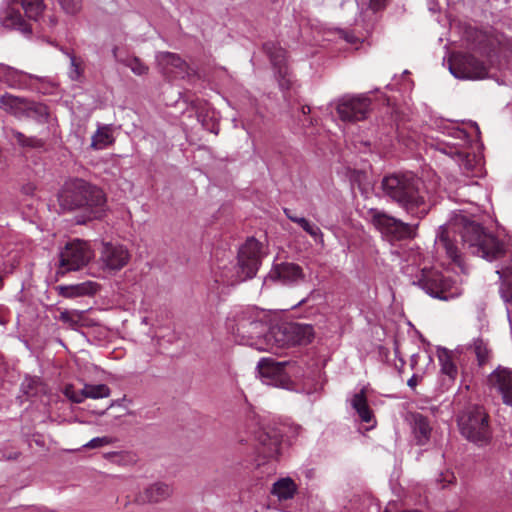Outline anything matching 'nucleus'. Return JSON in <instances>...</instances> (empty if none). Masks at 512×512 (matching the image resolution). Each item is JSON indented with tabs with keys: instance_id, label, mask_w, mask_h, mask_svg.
Returning <instances> with one entry per match:
<instances>
[{
	"instance_id": "nucleus-1",
	"label": "nucleus",
	"mask_w": 512,
	"mask_h": 512,
	"mask_svg": "<svg viewBox=\"0 0 512 512\" xmlns=\"http://www.w3.org/2000/svg\"><path fill=\"white\" fill-rule=\"evenodd\" d=\"M462 247L471 254L479 256L487 261L498 260L508 257L509 261L496 271L502 283L500 293L502 299L512 303V253L509 252L504 243L476 222H466L461 231Z\"/></svg>"
},
{
	"instance_id": "nucleus-2",
	"label": "nucleus",
	"mask_w": 512,
	"mask_h": 512,
	"mask_svg": "<svg viewBox=\"0 0 512 512\" xmlns=\"http://www.w3.org/2000/svg\"><path fill=\"white\" fill-rule=\"evenodd\" d=\"M381 189L386 197L414 218L422 219L430 211L431 204L424 182L411 172L385 176Z\"/></svg>"
},
{
	"instance_id": "nucleus-3",
	"label": "nucleus",
	"mask_w": 512,
	"mask_h": 512,
	"mask_svg": "<svg viewBox=\"0 0 512 512\" xmlns=\"http://www.w3.org/2000/svg\"><path fill=\"white\" fill-rule=\"evenodd\" d=\"M63 210L83 209L88 220L101 218L105 211L106 198L103 191L83 179L65 183L58 195Z\"/></svg>"
},
{
	"instance_id": "nucleus-4",
	"label": "nucleus",
	"mask_w": 512,
	"mask_h": 512,
	"mask_svg": "<svg viewBox=\"0 0 512 512\" xmlns=\"http://www.w3.org/2000/svg\"><path fill=\"white\" fill-rule=\"evenodd\" d=\"M314 338V329L310 324L296 322H282L272 326L265 334V346L258 350H268L277 353L278 349H284L296 345H307Z\"/></svg>"
},
{
	"instance_id": "nucleus-5",
	"label": "nucleus",
	"mask_w": 512,
	"mask_h": 512,
	"mask_svg": "<svg viewBox=\"0 0 512 512\" xmlns=\"http://www.w3.org/2000/svg\"><path fill=\"white\" fill-rule=\"evenodd\" d=\"M267 316L257 308L248 307L240 310L233 319L234 324L230 326L232 332L243 344L254 346L256 349L262 347L261 337L265 338L267 333Z\"/></svg>"
},
{
	"instance_id": "nucleus-6",
	"label": "nucleus",
	"mask_w": 512,
	"mask_h": 512,
	"mask_svg": "<svg viewBox=\"0 0 512 512\" xmlns=\"http://www.w3.org/2000/svg\"><path fill=\"white\" fill-rule=\"evenodd\" d=\"M458 426L460 433L468 441L479 446L489 443L492 437V431L489 425V415L485 409L478 405L467 407L458 416Z\"/></svg>"
},
{
	"instance_id": "nucleus-7",
	"label": "nucleus",
	"mask_w": 512,
	"mask_h": 512,
	"mask_svg": "<svg viewBox=\"0 0 512 512\" xmlns=\"http://www.w3.org/2000/svg\"><path fill=\"white\" fill-rule=\"evenodd\" d=\"M262 257V244L255 238L247 239L239 249L235 274L227 279V283L234 285L253 278L259 269Z\"/></svg>"
},
{
	"instance_id": "nucleus-8",
	"label": "nucleus",
	"mask_w": 512,
	"mask_h": 512,
	"mask_svg": "<svg viewBox=\"0 0 512 512\" xmlns=\"http://www.w3.org/2000/svg\"><path fill=\"white\" fill-rule=\"evenodd\" d=\"M368 213L372 224L392 241L413 239L417 235L418 224L405 223L376 208L370 209Z\"/></svg>"
},
{
	"instance_id": "nucleus-9",
	"label": "nucleus",
	"mask_w": 512,
	"mask_h": 512,
	"mask_svg": "<svg viewBox=\"0 0 512 512\" xmlns=\"http://www.w3.org/2000/svg\"><path fill=\"white\" fill-rule=\"evenodd\" d=\"M413 284L420 287L431 297L440 300H448L457 295V288L454 287L453 281L435 269L423 268L415 276Z\"/></svg>"
},
{
	"instance_id": "nucleus-10",
	"label": "nucleus",
	"mask_w": 512,
	"mask_h": 512,
	"mask_svg": "<svg viewBox=\"0 0 512 512\" xmlns=\"http://www.w3.org/2000/svg\"><path fill=\"white\" fill-rule=\"evenodd\" d=\"M93 253L87 242L75 239L66 244L60 252V267L67 271H76L84 267L92 259Z\"/></svg>"
},
{
	"instance_id": "nucleus-11",
	"label": "nucleus",
	"mask_w": 512,
	"mask_h": 512,
	"mask_svg": "<svg viewBox=\"0 0 512 512\" xmlns=\"http://www.w3.org/2000/svg\"><path fill=\"white\" fill-rule=\"evenodd\" d=\"M450 72L460 79H483L488 74L484 62L471 54L458 53L453 55L449 64Z\"/></svg>"
},
{
	"instance_id": "nucleus-12",
	"label": "nucleus",
	"mask_w": 512,
	"mask_h": 512,
	"mask_svg": "<svg viewBox=\"0 0 512 512\" xmlns=\"http://www.w3.org/2000/svg\"><path fill=\"white\" fill-rule=\"evenodd\" d=\"M336 110L342 121H362L367 118L371 110V100L364 94L344 96L339 99Z\"/></svg>"
},
{
	"instance_id": "nucleus-13",
	"label": "nucleus",
	"mask_w": 512,
	"mask_h": 512,
	"mask_svg": "<svg viewBox=\"0 0 512 512\" xmlns=\"http://www.w3.org/2000/svg\"><path fill=\"white\" fill-rule=\"evenodd\" d=\"M286 364L287 362H276L271 358H262L257 364V369L263 383L289 389L291 380L284 370Z\"/></svg>"
},
{
	"instance_id": "nucleus-14",
	"label": "nucleus",
	"mask_w": 512,
	"mask_h": 512,
	"mask_svg": "<svg viewBox=\"0 0 512 512\" xmlns=\"http://www.w3.org/2000/svg\"><path fill=\"white\" fill-rule=\"evenodd\" d=\"M155 60L158 70L165 77L184 78L189 75V65L176 53L160 51L156 53Z\"/></svg>"
},
{
	"instance_id": "nucleus-15",
	"label": "nucleus",
	"mask_w": 512,
	"mask_h": 512,
	"mask_svg": "<svg viewBox=\"0 0 512 512\" xmlns=\"http://www.w3.org/2000/svg\"><path fill=\"white\" fill-rule=\"evenodd\" d=\"M129 260L130 253L125 246L110 242L102 243L99 261L104 269L118 271L126 266Z\"/></svg>"
},
{
	"instance_id": "nucleus-16",
	"label": "nucleus",
	"mask_w": 512,
	"mask_h": 512,
	"mask_svg": "<svg viewBox=\"0 0 512 512\" xmlns=\"http://www.w3.org/2000/svg\"><path fill=\"white\" fill-rule=\"evenodd\" d=\"M488 384L495 389L504 404L512 407V369L498 366L489 376Z\"/></svg>"
},
{
	"instance_id": "nucleus-17",
	"label": "nucleus",
	"mask_w": 512,
	"mask_h": 512,
	"mask_svg": "<svg viewBox=\"0 0 512 512\" xmlns=\"http://www.w3.org/2000/svg\"><path fill=\"white\" fill-rule=\"evenodd\" d=\"M304 277L301 266L291 262H283L273 266L267 276V280L280 282L284 285H292L303 280Z\"/></svg>"
},
{
	"instance_id": "nucleus-18",
	"label": "nucleus",
	"mask_w": 512,
	"mask_h": 512,
	"mask_svg": "<svg viewBox=\"0 0 512 512\" xmlns=\"http://www.w3.org/2000/svg\"><path fill=\"white\" fill-rule=\"evenodd\" d=\"M173 487L165 482H155L148 485L136 496L140 504H156L169 499L173 495Z\"/></svg>"
},
{
	"instance_id": "nucleus-19",
	"label": "nucleus",
	"mask_w": 512,
	"mask_h": 512,
	"mask_svg": "<svg viewBox=\"0 0 512 512\" xmlns=\"http://www.w3.org/2000/svg\"><path fill=\"white\" fill-rule=\"evenodd\" d=\"M434 248L438 255H445L454 263L461 264L460 249L447 229L440 227V231L435 239Z\"/></svg>"
},
{
	"instance_id": "nucleus-20",
	"label": "nucleus",
	"mask_w": 512,
	"mask_h": 512,
	"mask_svg": "<svg viewBox=\"0 0 512 512\" xmlns=\"http://www.w3.org/2000/svg\"><path fill=\"white\" fill-rule=\"evenodd\" d=\"M258 452L264 458H276L280 453L281 434L275 430H262L257 435Z\"/></svg>"
},
{
	"instance_id": "nucleus-21",
	"label": "nucleus",
	"mask_w": 512,
	"mask_h": 512,
	"mask_svg": "<svg viewBox=\"0 0 512 512\" xmlns=\"http://www.w3.org/2000/svg\"><path fill=\"white\" fill-rule=\"evenodd\" d=\"M32 78L39 79L24 71L0 63V81L10 88H23L27 85V80Z\"/></svg>"
},
{
	"instance_id": "nucleus-22",
	"label": "nucleus",
	"mask_w": 512,
	"mask_h": 512,
	"mask_svg": "<svg viewBox=\"0 0 512 512\" xmlns=\"http://www.w3.org/2000/svg\"><path fill=\"white\" fill-rule=\"evenodd\" d=\"M7 136L22 149L36 151L47 150L46 141L44 139L36 136H26L24 133L14 128H9L7 130Z\"/></svg>"
},
{
	"instance_id": "nucleus-23",
	"label": "nucleus",
	"mask_w": 512,
	"mask_h": 512,
	"mask_svg": "<svg viewBox=\"0 0 512 512\" xmlns=\"http://www.w3.org/2000/svg\"><path fill=\"white\" fill-rule=\"evenodd\" d=\"M411 425L416 444L420 446L427 444L432 432V428L427 417L420 413H412Z\"/></svg>"
},
{
	"instance_id": "nucleus-24",
	"label": "nucleus",
	"mask_w": 512,
	"mask_h": 512,
	"mask_svg": "<svg viewBox=\"0 0 512 512\" xmlns=\"http://www.w3.org/2000/svg\"><path fill=\"white\" fill-rule=\"evenodd\" d=\"M98 285L95 282L87 281L75 285L58 286L56 289L65 298L90 296L96 293Z\"/></svg>"
},
{
	"instance_id": "nucleus-25",
	"label": "nucleus",
	"mask_w": 512,
	"mask_h": 512,
	"mask_svg": "<svg viewBox=\"0 0 512 512\" xmlns=\"http://www.w3.org/2000/svg\"><path fill=\"white\" fill-rule=\"evenodd\" d=\"M27 100V98L6 93L0 97V109L17 118H23Z\"/></svg>"
},
{
	"instance_id": "nucleus-26",
	"label": "nucleus",
	"mask_w": 512,
	"mask_h": 512,
	"mask_svg": "<svg viewBox=\"0 0 512 512\" xmlns=\"http://www.w3.org/2000/svg\"><path fill=\"white\" fill-rule=\"evenodd\" d=\"M351 406L356 411L360 420L365 423H371L374 420V414L368 405L365 389L362 388L358 393H355L351 399Z\"/></svg>"
},
{
	"instance_id": "nucleus-27",
	"label": "nucleus",
	"mask_w": 512,
	"mask_h": 512,
	"mask_svg": "<svg viewBox=\"0 0 512 512\" xmlns=\"http://www.w3.org/2000/svg\"><path fill=\"white\" fill-rule=\"evenodd\" d=\"M263 50L269 57L275 70L286 67V51L277 43L268 41L263 44Z\"/></svg>"
},
{
	"instance_id": "nucleus-28",
	"label": "nucleus",
	"mask_w": 512,
	"mask_h": 512,
	"mask_svg": "<svg viewBox=\"0 0 512 512\" xmlns=\"http://www.w3.org/2000/svg\"><path fill=\"white\" fill-rule=\"evenodd\" d=\"M2 25L6 28L19 30L26 35L32 32L30 25L25 21L21 13L13 9L7 11L5 17L2 19Z\"/></svg>"
},
{
	"instance_id": "nucleus-29",
	"label": "nucleus",
	"mask_w": 512,
	"mask_h": 512,
	"mask_svg": "<svg viewBox=\"0 0 512 512\" xmlns=\"http://www.w3.org/2000/svg\"><path fill=\"white\" fill-rule=\"evenodd\" d=\"M23 118L33 119L38 123H47L49 120L48 107L42 103L27 100Z\"/></svg>"
},
{
	"instance_id": "nucleus-30",
	"label": "nucleus",
	"mask_w": 512,
	"mask_h": 512,
	"mask_svg": "<svg viewBox=\"0 0 512 512\" xmlns=\"http://www.w3.org/2000/svg\"><path fill=\"white\" fill-rule=\"evenodd\" d=\"M466 350L475 354L479 366L485 365L491 357L488 343L482 337L474 338L473 342L467 345Z\"/></svg>"
},
{
	"instance_id": "nucleus-31",
	"label": "nucleus",
	"mask_w": 512,
	"mask_h": 512,
	"mask_svg": "<svg viewBox=\"0 0 512 512\" xmlns=\"http://www.w3.org/2000/svg\"><path fill=\"white\" fill-rule=\"evenodd\" d=\"M296 490V484L292 479L282 478L273 484L271 493L282 501L292 499Z\"/></svg>"
},
{
	"instance_id": "nucleus-32",
	"label": "nucleus",
	"mask_w": 512,
	"mask_h": 512,
	"mask_svg": "<svg viewBox=\"0 0 512 512\" xmlns=\"http://www.w3.org/2000/svg\"><path fill=\"white\" fill-rule=\"evenodd\" d=\"M113 141L110 127L107 125L101 126L91 138V147L95 150H100L110 145Z\"/></svg>"
},
{
	"instance_id": "nucleus-33",
	"label": "nucleus",
	"mask_w": 512,
	"mask_h": 512,
	"mask_svg": "<svg viewBox=\"0 0 512 512\" xmlns=\"http://www.w3.org/2000/svg\"><path fill=\"white\" fill-rule=\"evenodd\" d=\"M117 47L113 49V56L114 58L124 64L125 66L129 67L131 71L136 75H145L148 73V67L138 58L135 56H128L125 59H120L117 56Z\"/></svg>"
},
{
	"instance_id": "nucleus-34",
	"label": "nucleus",
	"mask_w": 512,
	"mask_h": 512,
	"mask_svg": "<svg viewBox=\"0 0 512 512\" xmlns=\"http://www.w3.org/2000/svg\"><path fill=\"white\" fill-rule=\"evenodd\" d=\"M84 400L86 398L100 399L110 396V388L106 384H85L83 387Z\"/></svg>"
},
{
	"instance_id": "nucleus-35",
	"label": "nucleus",
	"mask_w": 512,
	"mask_h": 512,
	"mask_svg": "<svg viewBox=\"0 0 512 512\" xmlns=\"http://www.w3.org/2000/svg\"><path fill=\"white\" fill-rule=\"evenodd\" d=\"M28 18L36 20L44 10L42 0H17Z\"/></svg>"
},
{
	"instance_id": "nucleus-36",
	"label": "nucleus",
	"mask_w": 512,
	"mask_h": 512,
	"mask_svg": "<svg viewBox=\"0 0 512 512\" xmlns=\"http://www.w3.org/2000/svg\"><path fill=\"white\" fill-rule=\"evenodd\" d=\"M83 311L78 310H62L57 319L67 324L70 328L75 329L81 322Z\"/></svg>"
},
{
	"instance_id": "nucleus-37",
	"label": "nucleus",
	"mask_w": 512,
	"mask_h": 512,
	"mask_svg": "<svg viewBox=\"0 0 512 512\" xmlns=\"http://www.w3.org/2000/svg\"><path fill=\"white\" fill-rule=\"evenodd\" d=\"M66 55L70 58L69 78L72 81H81L84 73L83 61L69 52Z\"/></svg>"
},
{
	"instance_id": "nucleus-38",
	"label": "nucleus",
	"mask_w": 512,
	"mask_h": 512,
	"mask_svg": "<svg viewBox=\"0 0 512 512\" xmlns=\"http://www.w3.org/2000/svg\"><path fill=\"white\" fill-rule=\"evenodd\" d=\"M294 223L298 224L306 233H308L315 240L319 239L323 242V233L316 225L311 224L306 218L302 217L294 219Z\"/></svg>"
},
{
	"instance_id": "nucleus-39",
	"label": "nucleus",
	"mask_w": 512,
	"mask_h": 512,
	"mask_svg": "<svg viewBox=\"0 0 512 512\" xmlns=\"http://www.w3.org/2000/svg\"><path fill=\"white\" fill-rule=\"evenodd\" d=\"M275 75L279 84V87L282 90H290L293 85V80L290 75L288 67H282L280 69L275 70Z\"/></svg>"
},
{
	"instance_id": "nucleus-40",
	"label": "nucleus",
	"mask_w": 512,
	"mask_h": 512,
	"mask_svg": "<svg viewBox=\"0 0 512 512\" xmlns=\"http://www.w3.org/2000/svg\"><path fill=\"white\" fill-rule=\"evenodd\" d=\"M441 363V373L448 376L450 380H454L457 376V367L447 355L439 357Z\"/></svg>"
},
{
	"instance_id": "nucleus-41",
	"label": "nucleus",
	"mask_w": 512,
	"mask_h": 512,
	"mask_svg": "<svg viewBox=\"0 0 512 512\" xmlns=\"http://www.w3.org/2000/svg\"><path fill=\"white\" fill-rule=\"evenodd\" d=\"M65 13L76 15L82 9V0H56Z\"/></svg>"
},
{
	"instance_id": "nucleus-42",
	"label": "nucleus",
	"mask_w": 512,
	"mask_h": 512,
	"mask_svg": "<svg viewBox=\"0 0 512 512\" xmlns=\"http://www.w3.org/2000/svg\"><path fill=\"white\" fill-rule=\"evenodd\" d=\"M64 395L74 403H82L84 401L83 388L76 390L72 384L65 386L63 390Z\"/></svg>"
},
{
	"instance_id": "nucleus-43",
	"label": "nucleus",
	"mask_w": 512,
	"mask_h": 512,
	"mask_svg": "<svg viewBox=\"0 0 512 512\" xmlns=\"http://www.w3.org/2000/svg\"><path fill=\"white\" fill-rule=\"evenodd\" d=\"M358 6L363 9H371L373 12L383 9L388 0H356Z\"/></svg>"
},
{
	"instance_id": "nucleus-44",
	"label": "nucleus",
	"mask_w": 512,
	"mask_h": 512,
	"mask_svg": "<svg viewBox=\"0 0 512 512\" xmlns=\"http://www.w3.org/2000/svg\"><path fill=\"white\" fill-rule=\"evenodd\" d=\"M113 442L114 439L108 436L96 437L90 440L88 443H86L83 447L88 449H94L112 444Z\"/></svg>"
},
{
	"instance_id": "nucleus-45",
	"label": "nucleus",
	"mask_w": 512,
	"mask_h": 512,
	"mask_svg": "<svg viewBox=\"0 0 512 512\" xmlns=\"http://www.w3.org/2000/svg\"><path fill=\"white\" fill-rule=\"evenodd\" d=\"M9 311L6 307L0 305V325L5 326L9 321Z\"/></svg>"
},
{
	"instance_id": "nucleus-46",
	"label": "nucleus",
	"mask_w": 512,
	"mask_h": 512,
	"mask_svg": "<svg viewBox=\"0 0 512 512\" xmlns=\"http://www.w3.org/2000/svg\"><path fill=\"white\" fill-rule=\"evenodd\" d=\"M19 456V453L18 452H10L9 454H6L5 452L3 451H0V461L2 460H12V459H17Z\"/></svg>"
},
{
	"instance_id": "nucleus-47",
	"label": "nucleus",
	"mask_w": 512,
	"mask_h": 512,
	"mask_svg": "<svg viewBox=\"0 0 512 512\" xmlns=\"http://www.w3.org/2000/svg\"><path fill=\"white\" fill-rule=\"evenodd\" d=\"M36 187L33 183H27L22 187V192L26 195H33Z\"/></svg>"
},
{
	"instance_id": "nucleus-48",
	"label": "nucleus",
	"mask_w": 512,
	"mask_h": 512,
	"mask_svg": "<svg viewBox=\"0 0 512 512\" xmlns=\"http://www.w3.org/2000/svg\"><path fill=\"white\" fill-rule=\"evenodd\" d=\"M343 37L348 43H351V44H354L358 41V37H356L355 35L348 33V32H344Z\"/></svg>"
},
{
	"instance_id": "nucleus-49",
	"label": "nucleus",
	"mask_w": 512,
	"mask_h": 512,
	"mask_svg": "<svg viewBox=\"0 0 512 512\" xmlns=\"http://www.w3.org/2000/svg\"><path fill=\"white\" fill-rule=\"evenodd\" d=\"M418 384V377L416 375H413L407 382V385L411 388L416 387Z\"/></svg>"
},
{
	"instance_id": "nucleus-50",
	"label": "nucleus",
	"mask_w": 512,
	"mask_h": 512,
	"mask_svg": "<svg viewBox=\"0 0 512 512\" xmlns=\"http://www.w3.org/2000/svg\"><path fill=\"white\" fill-rule=\"evenodd\" d=\"M284 213H285V215L287 216V218H288L289 220H291L292 222H294V219H299V218H300V217H298V216H296V215L292 214L291 210H290V209H287V208H285V209H284Z\"/></svg>"
},
{
	"instance_id": "nucleus-51",
	"label": "nucleus",
	"mask_w": 512,
	"mask_h": 512,
	"mask_svg": "<svg viewBox=\"0 0 512 512\" xmlns=\"http://www.w3.org/2000/svg\"><path fill=\"white\" fill-rule=\"evenodd\" d=\"M32 383H33V381H29L27 383V385L25 383H23L22 387H23V390H24L25 394L32 395V393H30L28 390H26V387L27 388H32Z\"/></svg>"
},
{
	"instance_id": "nucleus-52",
	"label": "nucleus",
	"mask_w": 512,
	"mask_h": 512,
	"mask_svg": "<svg viewBox=\"0 0 512 512\" xmlns=\"http://www.w3.org/2000/svg\"><path fill=\"white\" fill-rule=\"evenodd\" d=\"M311 111L310 107L308 105H303L301 107V112L302 114L306 115V114H309Z\"/></svg>"
},
{
	"instance_id": "nucleus-53",
	"label": "nucleus",
	"mask_w": 512,
	"mask_h": 512,
	"mask_svg": "<svg viewBox=\"0 0 512 512\" xmlns=\"http://www.w3.org/2000/svg\"><path fill=\"white\" fill-rule=\"evenodd\" d=\"M456 133L459 138H466V136H467L466 133L462 130H458Z\"/></svg>"
},
{
	"instance_id": "nucleus-54",
	"label": "nucleus",
	"mask_w": 512,
	"mask_h": 512,
	"mask_svg": "<svg viewBox=\"0 0 512 512\" xmlns=\"http://www.w3.org/2000/svg\"><path fill=\"white\" fill-rule=\"evenodd\" d=\"M456 155H457L460 159H463L464 157H466V155L464 154V152H461V151H457V152H456Z\"/></svg>"
},
{
	"instance_id": "nucleus-55",
	"label": "nucleus",
	"mask_w": 512,
	"mask_h": 512,
	"mask_svg": "<svg viewBox=\"0 0 512 512\" xmlns=\"http://www.w3.org/2000/svg\"><path fill=\"white\" fill-rule=\"evenodd\" d=\"M108 455H109V456H115V455H116V453H110V454H108Z\"/></svg>"
}]
</instances>
